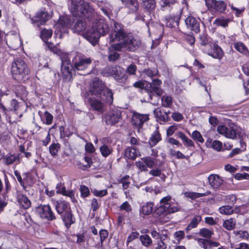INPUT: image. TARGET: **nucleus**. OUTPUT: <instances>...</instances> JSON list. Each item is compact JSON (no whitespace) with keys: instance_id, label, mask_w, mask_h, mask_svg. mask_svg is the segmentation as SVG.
Masks as SVG:
<instances>
[{"instance_id":"f257e3e1","label":"nucleus","mask_w":249,"mask_h":249,"mask_svg":"<svg viewBox=\"0 0 249 249\" xmlns=\"http://www.w3.org/2000/svg\"><path fill=\"white\" fill-rule=\"evenodd\" d=\"M72 14L74 17L86 18L88 21L94 20L92 27L83 33L84 37L90 42H96L100 36L106 35L109 32L108 26L105 20L101 18L89 3L84 2Z\"/></svg>"},{"instance_id":"f03ea898","label":"nucleus","mask_w":249,"mask_h":249,"mask_svg":"<svg viewBox=\"0 0 249 249\" xmlns=\"http://www.w3.org/2000/svg\"><path fill=\"white\" fill-rule=\"evenodd\" d=\"M109 43L117 42L111 45V48L116 51L124 50L135 51L140 46V40L127 34L121 23L114 22L113 28L109 36Z\"/></svg>"},{"instance_id":"7ed1b4c3","label":"nucleus","mask_w":249,"mask_h":249,"mask_svg":"<svg viewBox=\"0 0 249 249\" xmlns=\"http://www.w3.org/2000/svg\"><path fill=\"white\" fill-rule=\"evenodd\" d=\"M11 72L13 78L19 82L25 81L29 73V69L26 63L20 58L15 60L12 64Z\"/></svg>"},{"instance_id":"20e7f679","label":"nucleus","mask_w":249,"mask_h":249,"mask_svg":"<svg viewBox=\"0 0 249 249\" xmlns=\"http://www.w3.org/2000/svg\"><path fill=\"white\" fill-rule=\"evenodd\" d=\"M171 199L170 196H166L160 200V206L154 212L155 216H160L162 215H167L179 210V207L170 204Z\"/></svg>"},{"instance_id":"39448f33","label":"nucleus","mask_w":249,"mask_h":249,"mask_svg":"<svg viewBox=\"0 0 249 249\" xmlns=\"http://www.w3.org/2000/svg\"><path fill=\"white\" fill-rule=\"evenodd\" d=\"M90 58L82 54H76L72 59V64L74 70L84 71L91 63Z\"/></svg>"},{"instance_id":"423d86ee","label":"nucleus","mask_w":249,"mask_h":249,"mask_svg":"<svg viewBox=\"0 0 249 249\" xmlns=\"http://www.w3.org/2000/svg\"><path fill=\"white\" fill-rule=\"evenodd\" d=\"M10 106L11 107L7 108V110L9 111L8 116L11 117V123H9L13 124L17 121L18 116L19 118L22 116V113L20 111L21 110V108L23 107L24 105V104L18 102L16 99H13L11 101Z\"/></svg>"},{"instance_id":"0eeeda50","label":"nucleus","mask_w":249,"mask_h":249,"mask_svg":"<svg viewBox=\"0 0 249 249\" xmlns=\"http://www.w3.org/2000/svg\"><path fill=\"white\" fill-rule=\"evenodd\" d=\"M237 126L234 124L227 126L225 125H220L217 127V132L220 135L228 139H234L237 137Z\"/></svg>"},{"instance_id":"6e6552de","label":"nucleus","mask_w":249,"mask_h":249,"mask_svg":"<svg viewBox=\"0 0 249 249\" xmlns=\"http://www.w3.org/2000/svg\"><path fill=\"white\" fill-rule=\"evenodd\" d=\"M73 68L72 64L67 55L61 58V72L63 78L66 80H70L72 77L71 70Z\"/></svg>"},{"instance_id":"1a4fd4ad","label":"nucleus","mask_w":249,"mask_h":249,"mask_svg":"<svg viewBox=\"0 0 249 249\" xmlns=\"http://www.w3.org/2000/svg\"><path fill=\"white\" fill-rule=\"evenodd\" d=\"M162 84L161 80L159 79H154L152 80V83L148 84L145 89L149 91V97L152 99V94H155L158 96H160L163 93V90L160 88Z\"/></svg>"},{"instance_id":"9d476101","label":"nucleus","mask_w":249,"mask_h":249,"mask_svg":"<svg viewBox=\"0 0 249 249\" xmlns=\"http://www.w3.org/2000/svg\"><path fill=\"white\" fill-rule=\"evenodd\" d=\"M121 118V112L118 109H114L105 115L104 120L107 125H114Z\"/></svg>"},{"instance_id":"9b49d317","label":"nucleus","mask_w":249,"mask_h":249,"mask_svg":"<svg viewBox=\"0 0 249 249\" xmlns=\"http://www.w3.org/2000/svg\"><path fill=\"white\" fill-rule=\"evenodd\" d=\"M38 214L43 219L52 221L56 218L55 215L49 205H43L36 208Z\"/></svg>"},{"instance_id":"f8f14e48","label":"nucleus","mask_w":249,"mask_h":249,"mask_svg":"<svg viewBox=\"0 0 249 249\" xmlns=\"http://www.w3.org/2000/svg\"><path fill=\"white\" fill-rule=\"evenodd\" d=\"M106 87L102 80L99 79H95L90 86L89 95H95L98 97L102 93Z\"/></svg>"},{"instance_id":"ddd939ff","label":"nucleus","mask_w":249,"mask_h":249,"mask_svg":"<svg viewBox=\"0 0 249 249\" xmlns=\"http://www.w3.org/2000/svg\"><path fill=\"white\" fill-rule=\"evenodd\" d=\"M205 4L209 10L219 13L224 12L227 8V4L222 0H205Z\"/></svg>"},{"instance_id":"4468645a","label":"nucleus","mask_w":249,"mask_h":249,"mask_svg":"<svg viewBox=\"0 0 249 249\" xmlns=\"http://www.w3.org/2000/svg\"><path fill=\"white\" fill-rule=\"evenodd\" d=\"M149 120L148 114H140L136 111L133 112L131 119L132 124L138 128L142 127L143 124Z\"/></svg>"},{"instance_id":"2eb2a0df","label":"nucleus","mask_w":249,"mask_h":249,"mask_svg":"<svg viewBox=\"0 0 249 249\" xmlns=\"http://www.w3.org/2000/svg\"><path fill=\"white\" fill-rule=\"evenodd\" d=\"M204 51L214 58L221 59L223 55L222 50L217 45L213 44L209 48H203Z\"/></svg>"},{"instance_id":"dca6fc26","label":"nucleus","mask_w":249,"mask_h":249,"mask_svg":"<svg viewBox=\"0 0 249 249\" xmlns=\"http://www.w3.org/2000/svg\"><path fill=\"white\" fill-rule=\"evenodd\" d=\"M86 94L85 97V101L90 104L91 107L94 110L100 113H103L104 110L103 104L98 99L91 98L89 93H86Z\"/></svg>"},{"instance_id":"f3484780","label":"nucleus","mask_w":249,"mask_h":249,"mask_svg":"<svg viewBox=\"0 0 249 249\" xmlns=\"http://www.w3.org/2000/svg\"><path fill=\"white\" fill-rule=\"evenodd\" d=\"M50 16L44 10H41L36 14V16L33 18V23L37 26L43 25L49 20Z\"/></svg>"},{"instance_id":"a211bd4d","label":"nucleus","mask_w":249,"mask_h":249,"mask_svg":"<svg viewBox=\"0 0 249 249\" xmlns=\"http://www.w3.org/2000/svg\"><path fill=\"white\" fill-rule=\"evenodd\" d=\"M180 18V14H170L165 17L163 21L167 27L173 28L178 25Z\"/></svg>"},{"instance_id":"6ab92c4d","label":"nucleus","mask_w":249,"mask_h":249,"mask_svg":"<svg viewBox=\"0 0 249 249\" xmlns=\"http://www.w3.org/2000/svg\"><path fill=\"white\" fill-rule=\"evenodd\" d=\"M185 22L188 28L196 33L199 32L200 24L199 19L193 17L189 16L186 18Z\"/></svg>"},{"instance_id":"aec40b11","label":"nucleus","mask_w":249,"mask_h":249,"mask_svg":"<svg viewBox=\"0 0 249 249\" xmlns=\"http://www.w3.org/2000/svg\"><path fill=\"white\" fill-rule=\"evenodd\" d=\"M113 69V72H120V75L114 76V78L119 83H124L127 79L126 71L124 68L118 66H114Z\"/></svg>"},{"instance_id":"412c9836","label":"nucleus","mask_w":249,"mask_h":249,"mask_svg":"<svg viewBox=\"0 0 249 249\" xmlns=\"http://www.w3.org/2000/svg\"><path fill=\"white\" fill-rule=\"evenodd\" d=\"M154 203L151 202L144 203L140 208V214L144 217L152 213L153 210Z\"/></svg>"},{"instance_id":"4be33fe9","label":"nucleus","mask_w":249,"mask_h":249,"mask_svg":"<svg viewBox=\"0 0 249 249\" xmlns=\"http://www.w3.org/2000/svg\"><path fill=\"white\" fill-rule=\"evenodd\" d=\"M209 183L213 188H218L223 183V179L216 174H211L208 177Z\"/></svg>"},{"instance_id":"5701e85b","label":"nucleus","mask_w":249,"mask_h":249,"mask_svg":"<svg viewBox=\"0 0 249 249\" xmlns=\"http://www.w3.org/2000/svg\"><path fill=\"white\" fill-rule=\"evenodd\" d=\"M122 3L128 8L131 13L137 12L139 8L137 0H121Z\"/></svg>"},{"instance_id":"b1692460","label":"nucleus","mask_w":249,"mask_h":249,"mask_svg":"<svg viewBox=\"0 0 249 249\" xmlns=\"http://www.w3.org/2000/svg\"><path fill=\"white\" fill-rule=\"evenodd\" d=\"M61 217L67 229L75 222V218L71 211H66Z\"/></svg>"},{"instance_id":"393cba45","label":"nucleus","mask_w":249,"mask_h":249,"mask_svg":"<svg viewBox=\"0 0 249 249\" xmlns=\"http://www.w3.org/2000/svg\"><path fill=\"white\" fill-rule=\"evenodd\" d=\"M98 97L109 105L111 104L113 101V95L112 90L107 87L106 88Z\"/></svg>"},{"instance_id":"a878e982","label":"nucleus","mask_w":249,"mask_h":249,"mask_svg":"<svg viewBox=\"0 0 249 249\" xmlns=\"http://www.w3.org/2000/svg\"><path fill=\"white\" fill-rule=\"evenodd\" d=\"M140 155L139 151L133 147H128L124 151V157L130 160H134Z\"/></svg>"},{"instance_id":"bb28decb","label":"nucleus","mask_w":249,"mask_h":249,"mask_svg":"<svg viewBox=\"0 0 249 249\" xmlns=\"http://www.w3.org/2000/svg\"><path fill=\"white\" fill-rule=\"evenodd\" d=\"M19 205L25 209H28L31 205V202L28 198L22 194H19L17 196Z\"/></svg>"},{"instance_id":"cd10ccee","label":"nucleus","mask_w":249,"mask_h":249,"mask_svg":"<svg viewBox=\"0 0 249 249\" xmlns=\"http://www.w3.org/2000/svg\"><path fill=\"white\" fill-rule=\"evenodd\" d=\"M86 26V22L84 21L82 19H79L77 20L73 27L71 28V30L73 33L80 34L85 30Z\"/></svg>"},{"instance_id":"c85d7f7f","label":"nucleus","mask_w":249,"mask_h":249,"mask_svg":"<svg viewBox=\"0 0 249 249\" xmlns=\"http://www.w3.org/2000/svg\"><path fill=\"white\" fill-rule=\"evenodd\" d=\"M161 140V135L158 130V128H157V129L151 135L148 140V144L150 147H152L155 146Z\"/></svg>"},{"instance_id":"c756f323","label":"nucleus","mask_w":249,"mask_h":249,"mask_svg":"<svg viewBox=\"0 0 249 249\" xmlns=\"http://www.w3.org/2000/svg\"><path fill=\"white\" fill-rule=\"evenodd\" d=\"M70 25V20L68 18L64 17L62 18L59 21V22L56 24L57 28H60V32L65 33L67 31Z\"/></svg>"},{"instance_id":"7c9ffc66","label":"nucleus","mask_w":249,"mask_h":249,"mask_svg":"<svg viewBox=\"0 0 249 249\" xmlns=\"http://www.w3.org/2000/svg\"><path fill=\"white\" fill-rule=\"evenodd\" d=\"M3 161L5 165H9L16 161L18 163H19L20 159L18 155L8 154L4 157Z\"/></svg>"},{"instance_id":"2f4dec72","label":"nucleus","mask_w":249,"mask_h":249,"mask_svg":"<svg viewBox=\"0 0 249 249\" xmlns=\"http://www.w3.org/2000/svg\"><path fill=\"white\" fill-rule=\"evenodd\" d=\"M200 44L204 47V48H209L213 46L212 39L207 35L203 34L199 36Z\"/></svg>"},{"instance_id":"473e14b6","label":"nucleus","mask_w":249,"mask_h":249,"mask_svg":"<svg viewBox=\"0 0 249 249\" xmlns=\"http://www.w3.org/2000/svg\"><path fill=\"white\" fill-rule=\"evenodd\" d=\"M211 139H208L206 141V144L207 147H211L214 150L219 152L223 148V144L222 142L218 140H214L212 142Z\"/></svg>"},{"instance_id":"72a5a7b5","label":"nucleus","mask_w":249,"mask_h":249,"mask_svg":"<svg viewBox=\"0 0 249 249\" xmlns=\"http://www.w3.org/2000/svg\"><path fill=\"white\" fill-rule=\"evenodd\" d=\"M69 203L65 201H57L55 203V209L58 213L61 214L67 210Z\"/></svg>"},{"instance_id":"f704fd0d","label":"nucleus","mask_w":249,"mask_h":249,"mask_svg":"<svg viewBox=\"0 0 249 249\" xmlns=\"http://www.w3.org/2000/svg\"><path fill=\"white\" fill-rule=\"evenodd\" d=\"M143 7L148 12L154 11L156 7V0H141Z\"/></svg>"},{"instance_id":"c9c22d12","label":"nucleus","mask_w":249,"mask_h":249,"mask_svg":"<svg viewBox=\"0 0 249 249\" xmlns=\"http://www.w3.org/2000/svg\"><path fill=\"white\" fill-rule=\"evenodd\" d=\"M201 220L202 218L200 215H195L187 226L186 231H188L191 230L192 229L197 227V225Z\"/></svg>"},{"instance_id":"e433bc0d","label":"nucleus","mask_w":249,"mask_h":249,"mask_svg":"<svg viewBox=\"0 0 249 249\" xmlns=\"http://www.w3.org/2000/svg\"><path fill=\"white\" fill-rule=\"evenodd\" d=\"M4 94L3 93L0 94V113L5 117L6 120L8 123H11V117L8 116L9 111L7 110V108L4 106L1 101V98Z\"/></svg>"},{"instance_id":"4c0bfd02","label":"nucleus","mask_w":249,"mask_h":249,"mask_svg":"<svg viewBox=\"0 0 249 249\" xmlns=\"http://www.w3.org/2000/svg\"><path fill=\"white\" fill-rule=\"evenodd\" d=\"M145 162L147 168H152L156 167L158 164V160L150 157H147L142 159Z\"/></svg>"},{"instance_id":"58836bf2","label":"nucleus","mask_w":249,"mask_h":249,"mask_svg":"<svg viewBox=\"0 0 249 249\" xmlns=\"http://www.w3.org/2000/svg\"><path fill=\"white\" fill-rule=\"evenodd\" d=\"M234 48L240 53H242L246 55L249 54V52L247 47L242 42H237L234 45Z\"/></svg>"},{"instance_id":"ea45409f","label":"nucleus","mask_w":249,"mask_h":249,"mask_svg":"<svg viewBox=\"0 0 249 249\" xmlns=\"http://www.w3.org/2000/svg\"><path fill=\"white\" fill-rule=\"evenodd\" d=\"M100 151L102 156L104 158H107L112 152V149L110 146L104 144L100 147Z\"/></svg>"},{"instance_id":"a19ab883","label":"nucleus","mask_w":249,"mask_h":249,"mask_svg":"<svg viewBox=\"0 0 249 249\" xmlns=\"http://www.w3.org/2000/svg\"><path fill=\"white\" fill-rule=\"evenodd\" d=\"M177 2V0H161L160 1V8L165 11L168 8L171 7Z\"/></svg>"},{"instance_id":"79ce46f5","label":"nucleus","mask_w":249,"mask_h":249,"mask_svg":"<svg viewBox=\"0 0 249 249\" xmlns=\"http://www.w3.org/2000/svg\"><path fill=\"white\" fill-rule=\"evenodd\" d=\"M185 197L191 198L192 200H195L196 198L206 196L205 193H198L192 192H185L184 193Z\"/></svg>"},{"instance_id":"37998d69","label":"nucleus","mask_w":249,"mask_h":249,"mask_svg":"<svg viewBox=\"0 0 249 249\" xmlns=\"http://www.w3.org/2000/svg\"><path fill=\"white\" fill-rule=\"evenodd\" d=\"M198 234L200 236L208 239L211 238L212 235L213 234V231L204 228L199 230Z\"/></svg>"},{"instance_id":"c03bdc74","label":"nucleus","mask_w":249,"mask_h":249,"mask_svg":"<svg viewBox=\"0 0 249 249\" xmlns=\"http://www.w3.org/2000/svg\"><path fill=\"white\" fill-rule=\"evenodd\" d=\"M230 21V19H226L223 18H217L213 22V24H215L217 26L226 27L228 26V23Z\"/></svg>"},{"instance_id":"a18cd8bd","label":"nucleus","mask_w":249,"mask_h":249,"mask_svg":"<svg viewBox=\"0 0 249 249\" xmlns=\"http://www.w3.org/2000/svg\"><path fill=\"white\" fill-rule=\"evenodd\" d=\"M172 98L170 96L164 95L161 97V105L165 107H170L172 104Z\"/></svg>"},{"instance_id":"49530a36","label":"nucleus","mask_w":249,"mask_h":249,"mask_svg":"<svg viewBox=\"0 0 249 249\" xmlns=\"http://www.w3.org/2000/svg\"><path fill=\"white\" fill-rule=\"evenodd\" d=\"M114 66L113 67H107L105 68L103 72L102 73L104 76H112L114 77V76L115 75H119L120 72H113L112 70H114L113 69Z\"/></svg>"},{"instance_id":"de8ad7c7","label":"nucleus","mask_w":249,"mask_h":249,"mask_svg":"<svg viewBox=\"0 0 249 249\" xmlns=\"http://www.w3.org/2000/svg\"><path fill=\"white\" fill-rule=\"evenodd\" d=\"M52 30H47L45 29L41 31L40 37L44 42H46L49 38L52 37Z\"/></svg>"},{"instance_id":"09e8293b","label":"nucleus","mask_w":249,"mask_h":249,"mask_svg":"<svg viewBox=\"0 0 249 249\" xmlns=\"http://www.w3.org/2000/svg\"><path fill=\"white\" fill-rule=\"evenodd\" d=\"M219 211L221 214L230 215L234 212L232 207L231 206H223L219 208Z\"/></svg>"},{"instance_id":"8fccbe9b","label":"nucleus","mask_w":249,"mask_h":249,"mask_svg":"<svg viewBox=\"0 0 249 249\" xmlns=\"http://www.w3.org/2000/svg\"><path fill=\"white\" fill-rule=\"evenodd\" d=\"M83 160L85 161L86 164H82L80 163L79 164V168L82 170H85L88 168H89L91 166V164L92 163V159L88 156H85L83 158Z\"/></svg>"},{"instance_id":"3c124183","label":"nucleus","mask_w":249,"mask_h":249,"mask_svg":"<svg viewBox=\"0 0 249 249\" xmlns=\"http://www.w3.org/2000/svg\"><path fill=\"white\" fill-rule=\"evenodd\" d=\"M235 222L233 218L225 220L223 224V227L227 230L231 231L234 229Z\"/></svg>"},{"instance_id":"603ef678","label":"nucleus","mask_w":249,"mask_h":249,"mask_svg":"<svg viewBox=\"0 0 249 249\" xmlns=\"http://www.w3.org/2000/svg\"><path fill=\"white\" fill-rule=\"evenodd\" d=\"M198 245L204 249L210 248V240L203 238L196 239Z\"/></svg>"},{"instance_id":"864d4df0","label":"nucleus","mask_w":249,"mask_h":249,"mask_svg":"<svg viewBox=\"0 0 249 249\" xmlns=\"http://www.w3.org/2000/svg\"><path fill=\"white\" fill-rule=\"evenodd\" d=\"M111 46L109 48V53L108 56V59L110 62H114L119 58L120 54L116 52L111 51V50L114 51V50L111 49ZM114 51L115 50H114Z\"/></svg>"},{"instance_id":"5fc2aeb1","label":"nucleus","mask_w":249,"mask_h":249,"mask_svg":"<svg viewBox=\"0 0 249 249\" xmlns=\"http://www.w3.org/2000/svg\"><path fill=\"white\" fill-rule=\"evenodd\" d=\"M154 112L160 121L163 122H167L168 121L169 116H168V114L166 113V112H164V114H162L161 110L157 111L155 110Z\"/></svg>"},{"instance_id":"6e6d98bb","label":"nucleus","mask_w":249,"mask_h":249,"mask_svg":"<svg viewBox=\"0 0 249 249\" xmlns=\"http://www.w3.org/2000/svg\"><path fill=\"white\" fill-rule=\"evenodd\" d=\"M140 240L142 244L145 246L148 247L152 244V240L149 235L147 234L142 235L140 236Z\"/></svg>"},{"instance_id":"4d7b16f0","label":"nucleus","mask_w":249,"mask_h":249,"mask_svg":"<svg viewBox=\"0 0 249 249\" xmlns=\"http://www.w3.org/2000/svg\"><path fill=\"white\" fill-rule=\"evenodd\" d=\"M119 211H125L126 213H129L132 211V207L127 201L123 202L119 207Z\"/></svg>"},{"instance_id":"13d9d810","label":"nucleus","mask_w":249,"mask_h":249,"mask_svg":"<svg viewBox=\"0 0 249 249\" xmlns=\"http://www.w3.org/2000/svg\"><path fill=\"white\" fill-rule=\"evenodd\" d=\"M60 147V145L58 143H53L50 145L49 146V151L51 155L53 156L56 155Z\"/></svg>"},{"instance_id":"bf43d9fd","label":"nucleus","mask_w":249,"mask_h":249,"mask_svg":"<svg viewBox=\"0 0 249 249\" xmlns=\"http://www.w3.org/2000/svg\"><path fill=\"white\" fill-rule=\"evenodd\" d=\"M191 137L196 142L203 143L204 141L200 133L197 131H194L192 134Z\"/></svg>"},{"instance_id":"052dcab7","label":"nucleus","mask_w":249,"mask_h":249,"mask_svg":"<svg viewBox=\"0 0 249 249\" xmlns=\"http://www.w3.org/2000/svg\"><path fill=\"white\" fill-rule=\"evenodd\" d=\"M129 178V176L126 175L124 177H123L119 180V182L122 184V186L124 190H125L128 187V186L130 184V182L128 180Z\"/></svg>"},{"instance_id":"680f3d73","label":"nucleus","mask_w":249,"mask_h":249,"mask_svg":"<svg viewBox=\"0 0 249 249\" xmlns=\"http://www.w3.org/2000/svg\"><path fill=\"white\" fill-rule=\"evenodd\" d=\"M101 206V200H97L94 198L91 200V209L93 212H96Z\"/></svg>"},{"instance_id":"e2e57ef3","label":"nucleus","mask_w":249,"mask_h":249,"mask_svg":"<svg viewBox=\"0 0 249 249\" xmlns=\"http://www.w3.org/2000/svg\"><path fill=\"white\" fill-rule=\"evenodd\" d=\"M80 191L81 193V196L83 198L88 197L89 195V189L85 185H81L80 187Z\"/></svg>"},{"instance_id":"0e129e2a","label":"nucleus","mask_w":249,"mask_h":249,"mask_svg":"<svg viewBox=\"0 0 249 249\" xmlns=\"http://www.w3.org/2000/svg\"><path fill=\"white\" fill-rule=\"evenodd\" d=\"M144 73L147 76L152 78L158 74V71L156 69H148L144 71Z\"/></svg>"},{"instance_id":"69168bd1","label":"nucleus","mask_w":249,"mask_h":249,"mask_svg":"<svg viewBox=\"0 0 249 249\" xmlns=\"http://www.w3.org/2000/svg\"><path fill=\"white\" fill-rule=\"evenodd\" d=\"M137 70V67L136 65L134 63H132L128 66L126 73L127 72L130 75H135Z\"/></svg>"},{"instance_id":"338daca9","label":"nucleus","mask_w":249,"mask_h":249,"mask_svg":"<svg viewBox=\"0 0 249 249\" xmlns=\"http://www.w3.org/2000/svg\"><path fill=\"white\" fill-rule=\"evenodd\" d=\"M99 235L100 237V245L102 246L104 241L108 237V232L106 230H101L99 231Z\"/></svg>"},{"instance_id":"774afa93","label":"nucleus","mask_w":249,"mask_h":249,"mask_svg":"<svg viewBox=\"0 0 249 249\" xmlns=\"http://www.w3.org/2000/svg\"><path fill=\"white\" fill-rule=\"evenodd\" d=\"M92 193L95 196L102 197L106 196L107 194V189L101 190L94 189L92 191Z\"/></svg>"}]
</instances>
